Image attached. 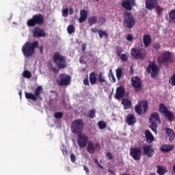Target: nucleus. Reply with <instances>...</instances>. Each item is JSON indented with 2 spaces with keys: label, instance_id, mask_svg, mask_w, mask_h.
<instances>
[{
  "label": "nucleus",
  "instance_id": "a211bd4d",
  "mask_svg": "<svg viewBox=\"0 0 175 175\" xmlns=\"http://www.w3.org/2000/svg\"><path fill=\"white\" fill-rule=\"evenodd\" d=\"M131 85L135 91H142V79L139 77H133L131 79Z\"/></svg>",
  "mask_w": 175,
  "mask_h": 175
},
{
  "label": "nucleus",
  "instance_id": "a878e982",
  "mask_svg": "<svg viewBox=\"0 0 175 175\" xmlns=\"http://www.w3.org/2000/svg\"><path fill=\"white\" fill-rule=\"evenodd\" d=\"M122 105L124 106V110H128V109H131V107L132 106V101L128 98H122Z\"/></svg>",
  "mask_w": 175,
  "mask_h": 175
},
{
  "label": "nucleus",
  "instance_id": "bb28decb",
  "mask_svg": "<svg viewBox=\"0 0 175 175\" xmlns=\"http://www.w3.org/2000/svg\"><path fill=\"white\" fill-rule=\"evenodd\" d=\"M151 36L148 34H144L143 36V43L144 44V47H148L150 44H151Z\"/></svg>",
  "mask_w": 175,
  "mask_h": 175
},
{
  "label": "nucleus",
  "instance_id": "ddd939ff",
  "mask_svg": "<svg viewBox=\"0 0 175 175\" xmlns=\"http://www.w3.org/2000/svg\"><path fill=\"white\" fill-rule=\"evenodd\" d=\"M71 80H72V78L70 77V75L62 73L59 76V80H57V84L61 87H64V85H69V84H70Z\"/></svg>",
  "mask_w": 175,
  "mask_h": 175
},
{
  "label": "nucleus",
  "instance_id": "c03bdc74",
  "mask_svg": "<svg viewBox=\"0 0 175 175\" xmlns=\"http://www.w3.org/2000/svg\"><path fill=\"white\" fill-rule=\"evenodd\" d=\"M55 118H62L64 117V113L62 112H56L54 114Z\"/></svg>",
  "mask_w": 175,
  "mask_h": 175
},
{
  "label": "nucleus",
  "instance_id": "864d4df0",
  "mask_svg": "<svg viewBox=\"0 0 175 175\" xmlns=\"http://www.w3.org/2000/svg\"><path fill=\"white\" fill-rule=\"evenodd\" d=\"M111 79H112V82L116 83V77H114V75H111Z\"/></svg>",
  "mask_w": 175,
  "mask_h": 175
},
{
  "label": "nucleus",
  "instance_id": "e2e57ef3",
  "mask_svg": "<svg viewBox=\"0 0 175 175\" xmlns=\"http://www.w3.org/2000/svg\"><path fill=\"white\" fill-rule=\"evenodd\" d=\"M160 47H161V45H159V44H157L156 48L157 49H160Z\"/></svg>",
  "mask_w": 175,
  "mask_h": 175
},
{
  "label": "nucleus",
  "instance_id": "58836bf2",
  "mask_svg": "<svg viewBox=\"0 0 175 175\" xmlns=\"http://www.w3.org/2000/svg\"><path fill=\"white\" fill-rule=\"evenodd\" d=\"M116 77L118 80H120L122 77V70L121 68L116 69Z\"/></svg>",
  "mask_w": 175,
  "mask_h": 175
},
{
  "label": "nucleus",
  "instance_id": "052dcab7",
  "mask_svg": "<svg viewBox=\"0 0 175 175\" xmlns=\"http://www.w3.org/2000/svg\"><path fill=\"white\" fill-rule=\"evenodd\" d=\"M18 95L21 96V95H23V92H21V90H20L19 92H18Z\"/></svg>",
  "mask_w": 175,
  "mask_h": 175
},
{
  "label": "nucleus",
  "instance_id": "c85d7f7f",
  "mask_svg": "<svg viewBox=\"0 0 175 175\" xmlns=\"http://www.w3.org/2000/svg\"><path fill=\"white\" fill-rule=\"evenodd\" d=\"M145 137L146 139L147 143H152V142H154V135H152L149 130H146Z\"/></svg>",
  "mask_w": 175,
  "mask_h": 175
},
{
  "label": "nucleus",
  "instance_id": "de8ad7c7",
  "mask_svg": "<svg viewBox=\"0 0 175 175\" xmlns=\"http://www.w3.org/2000/svg\"><path fill=\"white\" fill-rule=\"evenodd\" d=\"M126 40L129 42H132L133 40V36L132 34H128L126 38Z\"/></svg>",
  "mask_w": 175,
  "mask_h": 175
},
{
  "label": "nucleus",
  "instance_id": "7c9ffc66",
  "mask_svg": "<svg viewBox=\"0 0 175 175\" xmlns=\"http://www.w3.org/2000/svg\"><path fill=\"white\" fill-rule=\"evenodd\" d=\"M157 172L159 175H165V174L166 173V168H165V167L157 165Z\"/></svg>",
  "mask_w": 175,
  "mask_h": 175
},
{
  "label": "nucleus",
  "instance_id": "9b49d317",
  "mask_svg": "<svg viewBox=\"0 0 175 175\" xmlns=\"http://www.w3.org/2000/svg\"><path fill=\"white\" fill-rule=\"evenodd\" d=\"M40 94H43V88L42 86H38L34 91V94L32 93H28L25 92V98L26 99H31V100H38V99H42V97L40 96Z\"/></svg>",
  "mask_w": 175,
  "mask_h": 175
},
{
  "label": "nucleus",
  "instance_id": "8fccbe9b",
  "mask_svg": "<svg viewBox=\"0 0 175 175\" xmlns=\"http://www.w3.org/2000/svg\"><path fill=\"white\" fill-rule=\"evenodd\" d=\"M107 157L108 159H113V154H111V153H110V152L107 153Z\"/></svg>",
  "mask_w": 175,
  "mask_h": 175
},
{
  "label": "nucleus",
  "instance_id": "e433bc0d",
  "mask_svg": "<svg viewBox=\"0 0 175 175\" xmlns=\"http://www.w3.org/2000/svg\"><path fill=\"white\" fill-rule=\"evenodd\" d=\"M155 9H156V12H157L158 16H161V14H162V13H163V10H165V8H163L159 5L156 6Z\"/></svg>",
  "mask_w": 175,
  "mask_h": 175
},
{
  "label": "nucleus",
  "instance_id": "39448f33",
  "mask_svg": "<svg viewBox=\"0 0 175 175\" xmlns=\"http://www.w3.org/2000/svg\"><path fill=\"white\" fill-rule=\"evenodd\" d=\"M149 122L151 124L150 126V129L157 135V133H158V131H157L158 124H161V118L159 117V113L157 112L152 113L149 118Z\"/></svg>",
  "mask_w": 175,
  "mask_h": 175
},
{
  "label": "nucleus",
  "instance_id": "774afa93",
  "mask_svg": "<svg viewBox=\"0 0 175 175\" xmlns=\"http://www.w3.org/2000/svg\"><path fill=\"white\" fill-rule=\"evenodd\" d=\"M121 175H129V174H122Z\"/></svg>",
  "mask_w": 175,
  "mask_h": 175
},
{
  "label": "nucleus",
  "instance_id": "2f4dec72",
  "mask_svg": "<svg viewBox=\"0 0 175 175\" xmlns=\"http://www.w3.org/2000/svg\"><path fill=\"white\" fill-rule=\"evenodd\" d=\"M169 16L170 23H172V24H175V10H171Z\"/></svg>",
  "mask_w": 175,
  "mask_h": 175
},
{
  "label": "nucleus",
  "instance_id": "5701e85b",
  "mask_svg": "<svg viewBox=\"0 0 175 175\" xmlns=\"http://www.w3.org/2000/svg\"><path fill=\"white\" fill-rule=\"evenodd\" d=\"M126 122L130 126H133V125H135V124H136V116H135L133 114L128 115L126 119Z\"/></svg>",
  "mask_w": 175,
  "mask_h": 175
},
{
  "label": "nucleus",
  "instance_id": "f3484780",
  "mask_svg": "<svg viewBox=\"0 0 175 175\" xmlns=\"http://www.w3.org/2000/svg\"><path fill=\"white\" fill-rule=\"evenodd\" d=\"M142 150L144 151V154L147 155L148 158H152V157H154V152H155V150H154L152 145L144 144L142 147Z\"/></svg>",
  "mask_w": 175,
  "mask_h": 175
},
{
  "label": "nucleus",
  "instance_id": "13d9d810",
  "mask_svg": "<svg viewBox=\"0 0 175 175\" xmlns=\"http://www.w3.org/2000/svg\"><path fill=\"white\" fill-rule=\"evenodd\" d=\"M39 50L40 51V54H43V46H40Z\"/></svg>",
  "mask_w": 175,
  "mask_h": 175
},
{
  "label": "nucleus",
  "instance_id": "c9c22d12",
  "mask_svg": "<svg viewBox=\"0 0 175 175\" xmlns=\"http://www.w3.org/2000/svg\"><path fill=\"white\" fill-rule=\"evenodd\" d=\"M98 126L99 129H105L107 126V124L105 121L100 120L98 122Z\"/></svg>",
  "mask_w": 175,
  "mask_h": 175
},
{
  "label": "nucleus",
  "instance_id": "20e7f679",
  "mask_svg": "<svg viewBox=\"0 0 175 175\" xmlns=\"http://www.w3.org/2000/svg\"><path fill=\"white\" fill-rule=\"evenodd\" d=\"M53 59V64H55L58 69H65L66 68V57L60 55L59 53H55Z\"/></svg>",
  "mask_w": 175,
  "mask_h": 175
},
{
  "label": "nucleus",
  "instance_id": "338daca9",
  "mask_svg": "<svg viewBox=\"0 0 175 175\" xmlns=\"http://www.w3.org/2000/svg\"><path fill=\"white\" fill-rule=\"evenodd\" d=\"M54 92H55V91H51V94H54Z\"/></svg>",
  "mask_w": 175,
  "mask_h": 175
},
{
  "label": "nucleus",
  "instance_id": "4d7b16f0",
  "mask_svg": "<svg viewBox=\"0 0 175 175\" xmlns=\"http://www.w3.org/2000/svg\"><path fill=\"white\" fill-rule=\"evenodd\" d=\"M62 152L64 155H68V150L66 149L62 150Z\"/></svg>",
  "mask_w": 175,
  "mask_h": 175
},
{
  "label": "nucleus",
  "instance_id": "f03ea898",
  "mask_svg": "<svg viewBox=\"0 0 175 175\" xmlns=\"http://www.w3.org/2000/svg\"><path fill=\"white\" fill-rule=\"evenodd\" d=\"M89 81L91 85H95V84H99L103 85V83H106V77L103 75V72H99L98 78L95 72H92L89 75Z\"/></svg>",
  "mask_w": 175,
  "mask_h": 175
},
{
  "label": "nucleus",
  "instance_id": "bf43d9fd",
  "mask_svg": "<svg viewBox=\"0 0 175 175\" xmlns=\"http://www.w3.org/2000/svg\"><path fill=\"white\" fill-rule=\"evenodd\" d=\"M70 14H73V8H70Z\"/></svg>",
  "mask_w": 175,
  "mask_h": 175
},
{
  "label": "nucleus",
  "instance_id": "412c9836",
  "mask_svg": "<svg viewBox=\"0 0 175 175\" xmlns=\"http://www.w3.org/2000/svg\"><path fill=\"white\" fill-rule=\"evenodd\" d=\"M125 95V89L122 86L118 87L116 89V93L115 95L116 99H121V98H124Z\"/></svg>",
  "mask_w": 175,
  "mask_h": 175
},
{
  "label": "nucleus",
  "instance_id": "0e129e2a",
  "mask_svg": "<svg viewBox=\"0 0 175 175\" xmlns=\"http://www.w3.org/2000/svg\"><path fill=\"white\" fill-rule=\"evenodd\" d=\"M98 165L100 167V169H103V166L100 165V164H98Z\"/></svg>",
  "mask_w": 175,
  "mask_h": 175
},
{
  "label": "nucleus",
  "instance_id": "423d86ee",
  "mask_svg": "<svg viewBox=\"0 0 175 175\" xmlns=\"http://www.w3.org/2000/svg\"><path fill=\"white\" fill-rule=\"evenodd\" d=\"M147 55V51L142 48H133L131 50V56L133 57L134 59H144Z\"/></svg>",
  "mask_w": 175,
  "mask_h": 175
},
{
  "label": "nucleus",
  "instance_id": "a18cd8bd",
  "mask_svg": "<svg viewBox=\"0 0 175 175\" xmlns=\"http://www.w3.org/2000/svg\"><path fill=\"white\" fill-rule=\"evenodd\" d=\"M70 161H71V162H72V163H75V162H76V156L75 155V154H73V153L70 154Z\"/></svg>",
  "mask_w": 175,
  "mask_h": 175
},
{
  "label": "nucleus",
  "instance_id": "37998d69",
  "mask_svg": "<svg viewBox=\"0 0 175 175\" xmlns=\"http://www.w3.org/2000/svg\"><path fill=\"white\" fill-rule=\"evenodd\" d=\"M62 12L63 17H68V16H69V9H63Z\"/></svg>",
  "mask_w": 175,
  "mask_h": 175
},
{
  "label": "nucleus",
  "instance_id": "393cba45",
  "mask_svg": "<svg viewBox=\"0 0 175 175\" xmlns=\"http://www.w3.org/2000/svg\"><path fill=\"white\" fill-rule=\"evenodd\" d=\"M122 8L126 10H132V3L129 0H123L121 3Z\"/></svg>",
  "mask_w": 175,
  "mask_h": 175
},
{
  "label": "nucleus",
  "instance_id": "0eeeda50",
  "mask_svg": "<svg viewBox=\"0 0 175 175\" xmlns=\"http://www.w3.org/2000/svg\"><path fill=\"white\" fill-rule=\"evenodd\" d=\"M159 111L163 114L165 118H167L168 121L172 122L174 121L175 116L172 111H169L167 107L163 103H161L159 107Z\"/></svg>",
  "mask_w": 175,
  "mask_h": 175
},
{
  "label": "nucleus",
  "instance_id": "5fc2aeb1",
  "mask_svg": "<svg viewBox=\"0 0 175 175\" xmlns=\"http://www.w3.org/2000/svg\"><path fill=\"white\" fill-rule=\"evenodd\" d=\"M100 29H98L97 28H92V32L95 33L96 32H98V31H100Z\"/></svg>",
  "mask_w": 175,
  "mask_h": 175
},
{
  "label": "nucleus",
  "instance_id": "b1692460",
  "mask_svg": "<svg viewBox=\"0 0 175 175\" xmlns=\"http://www.w3.org/2000/svg\"><path fill=\"white\" fill-rule=\"evenodd\" d=\"M174 148L173 145L163 144L161 147V151L162 152H170V151H173Z\"/></svg>",
  "mask_w": 175,
  "mask_h": 175
},
{
  "label": "nucleus",
  "instance_id": "4c0bfd02",
  "mask_svg": "<svg viewBox=\"0 0 175 175\" xmlns=\"http://www.w3.org/2000/svg\"><path fill=\"white\" fill-rule=\"evenodd\" d=\"M23 77H25V79H31V77H32V74L29 70H24Z\"/></svg>",
  "mask_w": 175,
  "mask_h": 175
},
{
  "label": "nucleus",
  "instance_id": "cd10ccee",
  "mask_svg": "<svg viewBox=\"0 0 175 175\" xmlns=\"http://www.w3.org/2000/svg\"><path fill=\"white\" fill-rule=\"evenodd\" d=\"M88 17V12L85 10H81L80 12V18H79V23H84L85 20H87V18Z\"/></svg>",
  "mask_w": 175,
  "mask_h": 175
},
{
  "label": "nucleus",
  "instance_id": "6ab92c4d",
  "mask_svg": "<svg viewBox=\"0 0 175 175\" xmlns=\"http://www.w3.org/2000/svg\"><path fill=\"white\" fill-rule=\"evenodd\" d=\"M100 149V144L99 143L94 144L92 141H89L88 142L87 151L89 154H94L95 152V150Z\"/></svg>",
  "mask_w": 175,
  "mask_h": 175
},
{
  "label": "nucleus",
  "instance_id": "473e14b6",
  "mask_svg": "<svg viewBox=\"0 0 175 175\" xmlns=\"http://www.w3.org/2000/svg\"><path fill=\"white\" fill-rule=\"evenodd\" d=\"M88 23L90 25H94L98 23V18L96 16H92L88 19Z\"/></svg>",
  "mask_w": 175,
  "mask_h": 175
},
{
  "label": "nucleus",
  "instance_id": "c756f323",
  "mask_svg": "<svg viewBox=\"0 0 175 175\" xmlns=\"http://www.w3.org/2000/svg\"><path fill=\"white\" fill-rule=\"evenodd\" d=\"M97 33H98V36L100 39L105 36V39H109V34L106 31L103 30H97Z\"/></svg>",
  "mask_w": 175,
  "mask_h": 175
},
{
  "label": "nucleus",
  "instance_id": "2eb2a0df",
  "mask_svg": "<svg viewBox=\"0 0 175 175\" xmlns=\"http://www.w3.org/2000/svg\"><path fill=\"white\" fill-rule=\"evenodd\" d=\"M143 107V108H142ZM143 109H144V113L147 111V109H148V103L147 101H142L139 103L135 107V111L139 116L143 114Z\"/></svg>",
  "mask_w": 175,
  "mask_h": 175
},
{
  "label": "nucleus",
  "instance_id": "9d476101",
  "mask_svg": "<svg viewBox=\"0 0 175 175\" xmlns=\"http://www.w3.org/2000/svg\"><path fill=\"white\" fill-rule=\"evenodd\" d=\"M146 71L150 74L152 79H157L159 75V66L157 65L155 62H150L146 68Z\"/></svg>",
  "mask_w": 175,
  "mask_h": 175
},
{
  "label": "nucleus",
  "instance_id": "680f3d73",
  "mask_svg": "<svg viewBox=\"0 0 175 175\" xmlns=\"http://www.w3.org/2000/svg\"><path fill=\"white\" fill-rule=\"evenodd\" d=\"M94 162H95V163H96V165H99V161H98V159H95L94 160Z\"/></svg>",
  "mask_w": 175,
  "mask_h": 175
},
{
  "label": "nucleus",
  "instance_id": "3c124183",
  "mask_svg": "<svg viewBox=\"0 0 175 175\" xmlns=\"http://www.w3.org/2000/svg\"><path fill=\"white\" fill-rule=\"evenodd\" d=\"M85 49H87V44H83L82 45V51L84 53L85 51Z\"/></svg>",
  "mask_w": 175,
  "mask_h": 175
},
{
  "label": "nucleus",
  "instance_id": "79ce46f5",
  "mask_svg": "<svg viewBox=\"0 0 175 175\" xmlns=\"http://www.w3.org/2000/svg\"><path fill=\"white\" fill-rule=\"evenodd\" d=\"M49 68L51 69V70H52V72H53V73H58V72H59V70L54 67V66L51 63L49 64Z\"/></svg>",
  "mask_w": 175,
  "mask_h": 175
},
{
  "label": "nucleus",
  "instance_id": "dca6fc26",
  "mask_svg": "<svg viewBox=\"0 0 175 175\" xmlns=\"http://www.w3.org/2000/svg\"><path fill=\"white\" fill-rule=\"evenodd\" d=\"M130 156L133 157L134 161H140L142 158V150L139 148H131L130 149Z\"/></svg>",
  "mask_w": 175,
  "mask_h": 175
},
{
  "label": "nucleus",
  "instance_id": "69168bd1",
  "mask_svg": "<svg viewBox=\"0 0 175 175\" xmlns=\"http://www.w3.org/2000/svg\"><path fill=\"white\" fill-rule=\"evenodd\" d=\"M109 173H111V174L113 173V170H109Z\"/></svg>",
  "mask_w": 175,
  "mask_h": 175
},
{
  "label": "nucleus",
  "instance_id": "ea45409f",
  "mask_svg": "<svg viewBox=\"0 0 175 175\" xmlns=\"http://www.w3.org/2000/svg\"><path fill=\"white\" fill-rule=\"evenodd\" d=\"M124 52V50L122 49V48L121 46H116V54L118 57H120V55H121L122 53Z\"/></svg>",
  "mask_w": 175,
  "mask_h": 175
},
{
  "label": "nucleus",
  "instance_id": "f8f14e48",
  "mask_svg": "<svg viewBox=\"0 0 175 175\" xmlns=\"http://www.w3.org/2000/svg\"><path fill=\"white\" fill-rule=\"evenodd\" d=\"M135 23L133 16L131 13L128 12V11H126L124 14L123 24L124 27H126L128 29L133 28Z\"/></svg>",
  "mask_w": 175,
  "mask_h": 175
},
{
  "label": "nucleus",
  "instance_id": "7ed1b4c3",
  "mask_svg": "<svg viewBox=\"0 0 175 175\" xmlns=\"http://www.w3.org/2000/svg\"><path fill=\"white\" fill-rule=\"evenodd\" d=\"M43 24H44V16L42 14H36L27 21V27L43 25Z\"/></svg>",
  "mask_w": 175,
  "mask_h": 175
},
{
  "label": "nucleus",
  "instance_id": "603ef678",
  "mask_svg": "<svg viewBox=\"0 0 175 175\" xmlns=\"http://www.w3.org/2000/svg\"><path fill=\"white\" fill-rule=\"evenodd\" d=\"M83 169L85 170L86 173H90V170H88V167L83 165Z\"/></svg>",
  "mask_w": 175,
  "mask_h": 175
},
{
  "label": "nucleus",
  "instance_id": "4468645a",
  "mask_svg": "<svg viewBox=\"0 0 175 175\" xmlns=\"http://www.w3.org/2000/svg\"><path fill=\"white\" fill-rule=\"evenodd\" d=\"M77 142L79 148H84L85 147H87V143H88V136L83 133L78 134Z\"/></svg>",
  "mask_w": 175,
  "mask_h": 175
},
{
  "label": "nucleus",
  "instance_id": "f257e3e1",
  "mask_svg": "<svg viewBox=\"0 0 175 175\" xmlns=\"http://www.w3.org/2000/svg\"><path fill=\"white\" fill-rule=\"evenodd\" d=\"M39 47V41L36 40L33 42H27L22 46V53L25 57L29 58L33 55L35 50Z\"/></svg>",
  "mask_w": 175,
  "mask_h": 175
},
{
  "label": "nucleus",
  "instance_id": "09e8293b",
  "mask_svg": "<svg viewBox=\"0 0 175 175\" xmlns=\"http://www.w3.org/2000/svg\"><path fill=\"white\" fill-rule=\"evenodd\" d=\"M98 22L100 23L101 25H103V24L106 23V18H105L104 17H101L98 19Z\"/></svg>",
  "mask_w": 175,
  "mask_h": 175
},
{
  "label": "nucleus",
  "instance_id": "a19ab883",
  "mask_svg": "<svg viewBox=\"0 0 175 175\" xmlns=\"http://www.w3.org/2000/svg\"><path fill=\"white\" fill-rule=\"evenodd\" d=\"M119 57H120L121 61H122L123 62H128V55H126V54L122 53Z\"/></svg>",
  "mask_w": 175,
  "mask_h": 175
},
{
  "label": "nucleus",
  "instance_id": "1a4fd4ad",
  "mask_svg": "<svg viewBox=\"0 0 175 175\" xmlns=\"http://www.w3.org/2000/svg\"><path fill=\"white\" fill-rule=\"evenodd\" d=\"M157 62L159 65H164L167 66L172 62V52L165 51L162 53L158 58Z\"/></svg>",
  "mask_w": 175,
  "mask_h": 175
},
{
  "label": "nucleus",
  "instance_id": "aec40b11",
  "mask_svg": "<svg viewBox=\"0 0 175 175\" xmlns=\"http://www.w3.org/2000/svg\"><path fill=\"white\" fill-rule=\"evenodd\" d=\"M33 36L34 38H44L46 32L40 27L37 26L32 29Z\"/></svg>",
  "mask_w": 175,
  "mask_h": 175
},
{
  "label": "nucleus",
  "instance_id": "6e6d98bb",
  "mask_svg": "<svg viewBox=\"0 0 175 175\" xmlns=\"http://www.w3.org/2000/svg\"><path fill=\"white\" fill-rule=\"evenodd\" d=\"M135 1V0H129V1L131 2V5H133V6L136 5V2Z\"/></svg>",
  "mask_w": 175,
  "mask_h": 175
},
{
  "label": "nucleus",
  "instance_id": "f704fd0d",
  "mask_svg": "<svg viewBox=\"0 0 175 175\" xmlns=\"http://www.w3.org/2000/svg\"><path fill=\"white\" fill-rule=\"evenodd\" d=\"M75 26L73 25H69L67 27V32L70 35H72V33H75Z\"/></svg>",
  "mask_w": 175,
  "mask_h": 175
},
{
  "label": "nucleus",
  "instance_id": "4be33fe9",
  "mask_svg": "<svg viewBox=\"0 0 175 175\" xmlns=\"http://www.w3.org/2000/svg\"><path fill=\"white\" fill-rule=\"evenodd\" d=\"M165 133L167 134V137H169L170 142H173L175 139V133L174 131L172 129L166 127L165 129Z\"/></svg>",
  "mask_w": 175,
  "mask_h": 175
},
{
  "label": "nucleus",
  "instance_id": "72a5a7b5",
  "mask_svg": "<svg viewBox=\"0 0 175 175\" xmlns=\"http://www.w3.org/2000/svg\"><path fill=\"white\" fill-rule=\"evenodd\" d=\"M95 114H96V110L91 109L88 112V117H89V118H95Z\"/></svg>",
  "mask_w": 175,
  "mask_h": 175
},
{
  "label": "nucleus",
  "instance_id": "49530a36",
  "mask_svg": "<svg viewBox=\"0 0 175 175\" xmlns=\"http://www.w3.org/2000/svg\"><path fill=\"white\" fill-rule=\"evenodd\" d=\"M84 85H90V81L88 80V75L83 79Z\"/></svg>",
  "mask_w": 175,
  "mask_h": 175
},
{
  "label": "nucleus",
  "instance_id": "6e6552de",
  "mask_svg": "<svg viewBox=\"0 0 175 175\" xmlns=\"http://www.w3.org/2000/svg\"><path fill=\"white\" fill-rule=\"evenodd\" d=\"M83 129H84V122L83 120L77 119L72 121L71 124V131L72 133L79 135V133H81Z\"/></svg>",
  "mask_w": 175,
  "mask_h": 175
}]
</instances>
